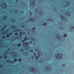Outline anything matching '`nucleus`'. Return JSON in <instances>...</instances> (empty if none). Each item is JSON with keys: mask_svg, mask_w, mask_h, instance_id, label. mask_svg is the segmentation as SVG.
<instances>
[{"mask_svg": "<svg viewBox=\"0 0 74 74\" xmlns=\"http://www.w3.org/2000/svg\"><path fill=\"white\" fill-rule=\"evenodd\" d=\"M0 58H3V57L0 56Z\"/></svg>", "mask_w": 74, "mask_h": 74, "instance_id": "obj_35", "label": "nucleus"}, {"mask_svg": "<svg viewBox=\"0 0 74 74\" xmlns=\"http://www.w3.org/2000/svg\"><path fill=\"white\" fill-rule=\"evenodd\" d=\"M27 53V52H25V53L26 54Z\"/></svg>", "mask_w": 74, "mask_h": 74, "instance_id": "obj_43", "label": "nucleus"}, {"mask_svg": "<svg viewBox=\"0 0 74 74\" xmlns=\"http://www.w3.org/2000/svg\"><path fill=\"white\" fill-rule=\"evenodd\" d=\"M32 29L34 31V30H35V29H36V27H34L33 28H32Z\"/></svg>", "mask_w": 74, "mask_h": 74, "instance_id": "obj_7", "label": "nucleus"}, {"mask_svg": "<svg viewBox=\"0 0 74 74\" xmlns=\"http://www.w3.org/2000/svg\"><path fill=\"white\" fill-rule=\"evenodd\" d=\"M32 71H33V70H34V69H32Z\"/></svg>", "mask_w": 74, "mask_h": 74, "instance_id": "obj_39", "label": "nucleus"}, {"mask_svg": "<svg viewBox=\"0 0 74 74\" xmlns=\"http://www.w3.org/2000/svg\"><path fill=\"white\" fill-rule=\"evenodd\" d=\"M23 26H24V25H23L21 27H23Z\"/></svg>", "mask_w": 74, "mask_h": 74, "instance_id": "obj_42", "label": "nucleus"}, {"mask_svg": "<svg viewBox=\"0 0 74 74\" xmlns=\"http://www.w3.org/2000/svg\"><path fill=\"white\" fill-rule=\"evenodd\" d=\"M6 62H8V63H9V62H10V60H6Z\"/></svg>", "mask_w": 74, "mask_h": 74, "instance_id": "obj_15", "label": "nucleus"}, {"mask_svg": "<svg viewBox=\"0 0 74 74\" xmlns=\"http://www.w3.org/2000/svg\"><path fill=\"white\" fill-rule=\"evenodd\" d=\"M4 29V27H3V28L1 29V30H3Z\"/></svg>", "mask_w": 74, "mask_h": 74, "instance_id": "obj_26", "label": "nucleus"}, {"mask_svg": "<svg viewBox=\"0 0 74 74\" xmlns=\"http://www.w3.org/2000/svg\"><path fill=\"white\" fill-rule=\"evenodd\" d=\"M4 27H6V25H4Z\"/></svg>", "mask_w": 74, "mask_h": 74, "instance_id": "obj_45", "label": "nucleus"}, {"mask_svg": "<svg viewBox=\"0 0 74 74\" xmlns=\"http://www.w3.org/2000/svg\"><path fill=\"white\" fill-rule=\"evenodd\" d=\"M34 2H32V4H34Z\"/></svg>", "mask_w": 74, "mask_h": 74, "instance_id": "obj_37", "label": "nucleus"}, {"mask_svg": "<svg viewBox=\"0 0 74 74\" xmlns=\"http://www.w3.org/2000/svg\"><path fill=\"white\" fill-rule=\"evenodd\" d=\"M66 13L67 14H68V15L69 16H70L71 14L68 11H66Z\"/></svg>", "mask_w": 74, "mask_h": 74, "instance_id": "obj_4", "label": "nucleus"}, {"mask_svg": "<svg viewBox=\"0 0 74 74\" xmlns=\"http://www.w3.org/2000/svg\"><path fill=\"white\" fill-rule=\"evenodd\" d=\"M67 36V34H64V37H66Z\"/></svg>", "mask_w": 74, "mask_h": 74, "instance_id": "obj_5", "label": "nucleus"}, {"mask_svg": "<svg viewBox=\"0 0 74 74\" xmlns=\"http://www.w3.org/2000/svg\"><path fill=\"white\" fill-rule=\"evenodd\" d=\"M16 27L15 25H13V27H12V28H16Z\"/></svg>", "mask_w": 74, "mask_h": 74, "instance_id": "obj_14", "label": "nucleus"}, {"mask_svg": "<svg viewBox=\"0 0 74 74\" xmlns=\"http://www.w3.org/2000/svg\"><path fill=\"white\" fill-rule=\"evenodd\" d=\"M19 1V0H16V1L17 2H18Z\"/></svg>", "mask_w": 74, "mask_h": 74, "instance_id": "obj_41", "label": "nucleus"}, {"mask_svg": "<svg viewBox=\"0 0 74 74\" xmlns=\"http://www.w3.org/2000/svg\"><path fill=\"white\" fill-rule=\"evenodd\" d=\"M24 40L25 41H26L27 40V38H26V36H25L24 38Z\"/></svg>", "mask_w": 74, "mask_h": 74, "instance_id": "obj_13", "label": "nucleus"}, {"mask_svg": "<svg viewBox=\"0 0 74 74\" xmlns=\"http://www.w3.org/2000/svg\"><path fill=\"white\" fill-rule=\"evenodd\" d=\"M35 11H36V12L37 10H35Z\"/></svg>", "mask_w": 74, "mask_h": 74, "instance_id": "obj_48", "label": "nucleus"}, {"mask_svg": "<svg viewBox=\"0 0 74 74\" xmlns=\"http://www.w3.org/2000/svg\"><path fill=\"white\" fill-rule=\"evenodd\" d=\"M21 13L22 14H23V11H21Z\"/></svg>", "mask_w": 74, "mask_h": 74, "instance_id": "obj_30", "label": "nucleus"}, {"mask_svg": "<svg viewBox=\"0 0 74 74\" xmlns=\"http://www.w3.org/2000/svg\"><path fill=\"white\" fill-rule=\"evenodd\" d=\"M33 39H34V38H33Z\"/></svg>", "mask_w": 74, "mask_h": 74, "instance_id": "obj_49", "label": "nucleus"}, {"mask_svg": "<svg viewBox=\"0 0 74 74\" xmlns=\"http://www.w3.org/2000/svg\"><path fill=\"white\" fill-rule=\"evenodd\" d=\"M5 5H6V4H5Z\"/></svg>", "mask_w": 74, "mask_h": 74, "instance_id": "obj_50", "label": "nucleus"}, {"mask_svg": "<svg viewBox=\"0 0 74 74\" xmlns=\"http://www.w3.org/2000/svg\"><path fill=\"white\" fill-rule=\"evenodd\" d=\"M35 58L36 59H38V56H36L35 57Z\"/></svg>", "mask_w": 74, "mask_h": 74, "instance_id": "obj_9", "label": "nucleus"}, {"mask_svg": "<svg viewBox=\"0 0 74 74\" xmlns=\"http://www.w3.org/2000/svg\"><path fill=\"white\" fill-rule=\"evenodd\" d=\"M3 17H5V16H4Z\"/></svg>", "mask_w": 74, "mask_h": 74, "instance_id": "obj_51", "label": "nucleus"}, {"mask_svg": "<svg viewBox=\"0 0 74 74\" xmlns=\"http://www.w3.org/2000/svg\"><path fill=\"white\" fill-rule=\"evenodd\" d=\"M32 21V19H31L30 20V21Z\"/></svg>", "mask_w": 74, "mask_h": 74, "instance_id": "obj_38", "label": "nucleus"}, {"mask_svg": "<svg viewBox=\"0 0 74 74\" xmlns=\"http://www.w3.org/2000/svg\"><path fill=\"white\" fill-rule=\"evenodd\" d=\"M30 15H32V12H30Z\"/></svg>", "mask_w": 74, "mask_h": 74, "instance_id": "obj_40", "label": "nucleus"}, {"mask_svg": "<svg viewBox=\"0 0 74 74\" xmlns=\"http://www.w3.org/2000/svg\"><path fill=\"white\" fill-rule=\"evenodd\" d=\"M18 46H19V47H21V44L20 43L18 44Z\"/></svg>", "mask_w": 74, "mask_h": 74, "instance_id": "obj_18", "label": "nucleus"}, {"mask_svg": "<svg viewBox=\"0 0 74 74\" xmlns=\"http://www.w3.org/2000/svg\"><path fill=\"white\" fill-rule=\"evenodd\" d=\"M29 42L30 44H32V41H30Z\"/></svg>", "mask_w": 74, "mask_h": 74, "instance_id": "obj_29", "label": "nucleus"}, {"mask_svg": "<svg viewBox=\"0 0 74 74\" xmlns=\"http://www.w3.org/2000/svg\"><path fill=\"white\" fill-rule=\"evenodd\" d=\"M11 63H12V64H14V62L13 61H12L11 62Z\"/></svg>", "mask_w": 74, "mask_h": 74, "instance_id": "obj_23", "label": "nucleus"}, {"mask_svg": "<svg viewBox=\"0 0 74 74\" xmlns=\"http://www.w3.org/2000/svg\"><path fill=\"white\" fill-rule=\"evenodd\" d=\"M35 50L36 51H37V49H35Z\"/></svg>", "mask_w": 74, "mask_h": 74, "instance_id": "obj_33", "label": "nucleus"}, {"mask_svg": "<svg viewBox=\"0 0 74 74\" xmlns=\"http://www.w3.org/2000/svg\"><path fill=\"white\" fill-rule=\"evenodd\" d=\"M6 53H7V52H6Z\"/></svg>", "mask_w": 74, "mask_h": 74, "instance_id": "obj_52", "label": "nucleus"}, {"mask_svg": "<svg viewBox=\"0 0 74 74\" xmlns=\"http://www.w3.org/2000/svg\"><path fill=\"white\" fill-rule=\"evenodd\" d=\"M1 66H2V65H0V67H1Z\"/></svg>", "mask_w": 74, "mask_h": 74, "instance_id": "obj_46", "label": "nucleus"}, {"mask_svg": "<svg viewBox=\"0 0 74 74\" xmlns=\"http://www.w3.org/2000/svg\"><path fill=\"white\" fill-rule=\"evenodd\" d=\"M10 35H11V34H12V32H10Z\"/></svg>", "mask_w": 74, "mask_h": 74, "instance_id": "obj_32", "label": "nucleus"}, {"mask_svg": "<svg viewBox=\"0 0 74 74\" xmlns=\"http://www.w3.org/2000/svg\"><path fill=\"white\" fill-rule=\"evenodd\" d=\"M24 44H25V45H24V47H26V46H27L29 45V42H25L24 43Z\"/></svg>", "mask_w": 74, "mask_h": 74, "instance_id": "obj_2", "label": "nucleus"}, {"mask_svg": "<svg viewBox=\"0 0 74 74\" xmlns=\"http://www.w3.org/2000/svg\"><path fill=\"white\" fill-rule=\"evenodd\" d=\"M60 18L62 17L63 19H64V18H65V17H64V16H63L62 15V14H60Z\"/></svg>", "mask_w": 74, "mask_h": 74, "instance_id": "obj_3", "label": "nucleus"}, {"mask_svg": "<svg viewBox=\"0 0 74 74\" xmlns=\"http://www.w3.org/2000/svg\"><path fill=\"white\" fill-rule=\"evenodd\" d=\"M22 42H25V40H23L22 41Z\"/></svg>", "mask_w": 74, "mask_h": 74, "instance_id": "obj_27", "label": "nucleus"}, {"mask_svg": "<svg viewBox=\"0 0 74 74\" xmlns=\"http://www.w3.org/2000/svg\"><path fill=\"white\" fill-rule=\"evenodd\" d=\"M47 70H49V68L48 67L47 68Z\"/></svg>", "mask_w": 74, "mask_h": 74, "instance_id": "obj_28", "label": "nucleus"}, {"mask_svg": "<svg viewBox=\"0 0 74 74\" xmlns=\"http://www.w3.org/2000/svg\"><path fill=\"white\" fill-rule=\"evenodd\" d=\"M31 19H32V18H31Z\"/></svg>", "mask_w": 74, "mask_h": 74, "instance_id": "obj_53", "label": "nucleus"}, {"mask_svg": "<svg viewBox=\"0 0 74 74\" xmlns=\"http://www.w3.org/2000/svg\"><path fill=\"white\" fill-rule=\"evenodd\" d=\"M20 34H19V36H21L22 35V32H20Z\"/></svg>", "mask_w": 74, "mask_h": 74, "instance_id": "obj_11", "label": "nucleus"}, {"mask_svg": "<svg viewBox=\"0 0 74 74\" xmlns=\"http://www.w3.org/2000/svg\"><path fill=\"white\" fill-rule=\"evenodd\" d=\"M62 65H63L64 66H65V64H62Z\"/></svg>", "mask_w": 74, "mask_h": 74, "instance_id": "obj_44", "label": "nucleus"}, {"mask_svg": "<svg viewBox=\"0 0 74 74\" xmlns=\"http://www.w3.org/2000/svg\"><path fill=\"white\" fill-rule=\"evenodd\" d=\"M42 25L43 26H46V25H47V23H45L44 24H42Z\"/></svg>", "mask_w": 74, "mask_h": 74, "instance_id": "obj_10", "label": "nucleus"}, {"mask_svg": "<svg viewBox=\"0 0 74 74\" xmlns=\"http://www.w3.org/2000/svg\"><path fill=\"white\" fill-rule=\"evenodd\" d=\"M6 37H10V35H9V33L7 34V36H6Z\"/></svg>", "mask_w": 74, "mask_h": 74, "instance_id": "obj_8", "label": "nucleus"}, {"mask_svg": "<svg viewBox=\"0 0 74 74\" xmlns=\"http://www.w3.org/2000/svg\"><path fill=\"white\" fill-rule=\"evenodd\" d=\"M55 57L56 59H58L59 60L63 58V56L62 54L59 53L56 55Z\"/></svg>", "mask_w": 74, "mask_h": 74, "instance_id": "obj_1", "label": "nucleus"}, {"mask_svg": "<svg viewBox=\"0 0 74 74\" xmlns=\"http://www.w3.org/2000/svg\"><path fill=\"white\" fill-rule=\"evenodd\" d=\"M16 61H17V60L16 59H14V62H16Z\"/></svg>", "mask_w": 74, "mask_h": 74, "instance_id": "obj_22", "label": "nucleus"}, {"mask_svg": "<svg viewBox=\"0 0 74 74\" xmlns=\"http://www.w3.org/2000/svg\"><path fill=\"white\" fill-rule=\"evenodd\" d=\"M56 38H58L59 39H60V37H58V36H59V35L58 34H56Z\"/></svg>", "mask_w": 74, "mask_h": 74, "instance_id": "obj_6", "label": "nucleus"}, {"mask_svg": "<svg viewBox=\"0 0 74 74\" xmlns=\"http://www.w3.org/2000/svg\"><path fill=\"white\" fill-rule=\"evenodd\" d=\"M5 38V36H3L2 37V38Z\"/></svg>", "mask_w": 74, "mask_h": 74, "instance_id": "obj_31", "label": "nucleus"}, {"mask_svg": "<svg viewBox=\"0 0 74 74\" xmlns=\"http://www.w3.org/2000/svg\"><path fill=\"white\" fill-rule=\"evenodd\" d=\"M4 56L5 57H4L5 59H6V58H7V56L6 55H4Z\"/></svg>", "mask_w": 74, "mask_h": 74, "instance_id": "obj_16", "label": "nucleus"}, {"mask_svg": "<svg viewBox=\"0 0 74 74\" xmlns=\"http://www.w3.org/2000/svg\"><path fill=\"white\" fill-rule=\"evenodd\" d=\"M15 31H18V29H15Z\"/></svg>", "mask_w": 74, "mask_h": 74, "instance_id": "obj_34", "label": "nucleus"}, {"mask_svg": "<svg viewBox=\"0 0 74 74\" xmlns=\"http://www.w3.org/2000/svg\"><path fill=\"white\" fill-rule=\"evenodd\" d=\"M5 7V8L7 7V6H5L3 7V8H4V7Z\"/></svg>", "mask_w": 74, "mask_h": 74, "instance_id": "obj_25", "label": "nucleus"}, {"mask_svg": "<svg viewBox=\"0 0 74 74\" xmlns=\"http://www.w3.org/2000/svg\"><path fill=\"white\" fill-rule=\"evenodd\" d=\"M18 60L19 62H21L22 60H21V58H19L18 59Z\"/></svg>", "mask_w": 74, "mask_h": 74, "instance_id": "obj_17", "label": "nucleus"}, {"mask_svg": "<svg viewBox=\"0 0 74 74\" xmlns=\"http://www.w3.org/2000/svg\"><path fill=\"white\" fill-rule=\"evenodd\" d=\"M21 52H23V49H21Z\"/></svg>", "mask_w": 74, "mask_h": 74, "instance_id": "obj_24", "label": "nucleus"}, {"mask_svg": "<svg viewBox=\"0 0 74 74\" xmlns=\"http://www.w3.org/2000/svg\"><path fill=\"white\" fill-rule=\"evenodd\" d=\"M23 34H25V32H23Z\"/></svg>", "mask_w": 74, "mask_h": 74, "instance_id": "obj_36", "label": "nucleus"}, {"mask_svg": "<svg viewBox=\"0 0 74 74\" xmlns=\"http://www.w3.org/2000/svg\"><path fill=\"white\" fill-rule=\"evenodd\" d=\"M15 34L16 35H18V32L15 33Z\"/></svg>", "mask_w": 74, "mask_h": 74, "instance_id": "obj_21", "label": "nucleus"}, {"mask_svg": "<svg viewBox=\"0 0 74 74\" xmlns=\"http://www.w3.org/2000/svg\"><path fill=\"white\" fill-rule=\"evenodd\" d=\"M33 53L34 56H36V53Z\"/></svg>", "mask_w": 74, "mask_h": 74, "instance_id": "obj_20", "label": "nucleus"}, {"mask_svg": "<svg viewBox=\"0 0 74 74\" xmlns=\"http://www.w3.org/2000/svg\"><path fill=\"white\" fill-rule=\"evenodd\" d=\"M49 21H52V18H49Z\"/></svg>", "mask_w": 74, "mask_h": 74, "instance_id": "obj_12", "label": "nucleus"}, {"mask_svg": "<svg viewBox=\"0 0 74 74\" xmlns=\"http://www.w3.org/2000/svg\"><path fill=\"white\" fill-rule=\"evenodd\" d=\"M29 51H30V52H33L34 51L32 50H30Z\"/></svg>", "mask_w": 74, "mask_h": 74, "instance_id": "obj_19", "label": "nucleus"}, {"mask_svg": "<svg viewBox=\"0 0 74 74\" xmlns=\"http://www.w3.org/2000/svg\"><path fill=\"white\" fill-rule=\"evenodd\" d=\"M10 49V48H8V49Z\"/></svg>", "mask_w": 74, "mask_h": 74, "instance_id": "obj_47", "label": "nucleus"}]
</instances>
